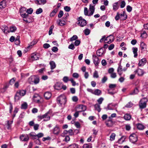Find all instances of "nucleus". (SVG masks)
<instances>
[{
    "mask_svg": "<svg viewBox=\"0 0 148 148\" xmlns=\"http://www.w3.org/2000/svg\"><path fill=\"white\" fill-rule=\"evenodd\" d=\"M90 32V30L86 28L84 29V32L86 36H87L88 35Z\"/></svg>",
    "mask_w": 148,
    "mask_h": 148,
    "instance_id": "47",
    "label": "nucleus"
},
{
    "mask_svg": "<svg viewBox=\"0 0 148 148\" xmlns=\"http://www.w3.org/2000/svg\"><path fill=\"white\" fill-rule=\"evenodd\" d=\"M36 3L39 5H44L47 3L46 0H37Z\"/></svg>",
    "mask_w": 148,
    "mask_h": 148,
    "instance_id": "24",
    "label": "nucleus"
},
{
    "mask_svg": "<svg viewBox=\"0 0 148 148\" xmlns=\"http://www.w3.org/2000/svg\"><path fill=\"white\" fill-rule=\"evenodd\" d=\"M16 27L14 26H12L10 27V32H14L16 30Z\"/></svg>",
    "mask_w": 148,
    "mask_h": 148,
    "instance_id": "49",
    "label": "nucleus"
},
{
    "mask_svg": "<svg viewBox=\"0 0 148 148\" xmlns=\"http://www.w3.org/2000/svg\"><path fill=\"white\" fill-rule=\"evenodd\" d=\"M104 51L103 48H101L98 50L97 52V54L99 57L102 56V55L105 53Z\"/></svg>",
    "mask_w": 148,
    "mask_h": 148,
    "instance_id": "9",
    "label": "nucleus"
},
{
    "mask_svg": "<svg viewBox=\"0 0 148 148\" xmlns=\"http://www.w3.org/2000/svg\"><path fill=\"white\" fill-rule=\"evenodd\" d=\"M28 105L26 102H24L21 105V108L22 109H26L27 108Z\"/></svg>",
    "mask_w": 148,
    "mask_h": 148,
    "instance_id": "42",
    "label": "nucleus"
},
{
    "mask_svg": "<svg viewBox=\"0 0 148 148\" xmlns=\"http://www.w3.org/2000/svg\"><path fill=\"white\" fill-rule=\"evenodd\" d=\"M68 148H78V146L76 144H73L69 146Z\"/></svg>",
    "mask_w": 148,
    "mask_h": 148,
    "instance_id": "52",
    "label": "nucleus"
},
{
    "mask_svg": "<svg viewBox=\"0 0 148 148\" xmlns=\"http://www.w3.org/2000/svg\"><path fill=\"white\" fill-rule=\"evenodd\" d=\"M51 93L49 92H45L44 94V96L45 98L47 99H49L51 97Z\"/></svg>",
    "mask_w": 148,
    "mask_h": 148,
    "instance_id": "26",
    "label": "nucleus"
},
{
    "mask_svg": "<svg viewBox=\"0 0 148 148\" xmlns=\"http://www.w3.org/2000/svg\"><path fill=\"white\" fill-rule=\"evenodd\" d=\"M137 129L139 130H142L145 129V127L142 124L138 123L136 124Z\"/></svg>",
    "mask_w": 148,
    "mask_h": 148,
    "instance_id": "19",
    "label": "nucleus"
},
{
    "mask_svg": "<svg viewBox=\"0 0 148 148\" xmlns=\"http://www.w3.org/2000/svg\"><path fill=\"white\" fill-rule=\"evenodd\" d=\"M135 74L137 73L138 75L139 76H142L145 73L143 70L139 68H138L137 70H136L134 71Z\"/></svg>",
    "mask_w": 148,
    "mask_h": 148,
    "instance_id": "8",
    "label": "nucleus"
},
{
    "mask_svg": "<svg viewBox=\"0 0 148 148\" xmlns=\"http://www.w3.org/2000/svg\"><path fill=\"white\" fill-rule=\"evenodd\" d=\"M92 59L93 63L95 66L98 65L100 62V60L99 58L97 57L96 55H92Z\"/></svg>",
    "mask_w": 148,
    "mask_h": 148,
    "instance_id": "7",
    "label": "nucleus"
},
{
    "mask_svg": "<svg viewBox=\"0 0 148 148\" xmlns=\"http://www.w3.org/2000/svg\"><path fill=\"white\" fill-rule=\"evenodd\" d=\"M16 78L15 77H13L12 79H11L9 82V84L11 85H12L13 84H14V82L16 81Z\"/></svg>",
    "mask_w": 148,
    "mask_h": 148,
    "instance_id": "55",
    "label": "nucleus"
},
{
    "mask_svg": "<svg viewBox=\"0 0 148 148\" xmlns=\"http://www.w3.org/2000/svg\"><path fill=\"white\" fill-rule=\"evenodd\" d=\"M64 9L66 11L69 12L71 10V8L70 7L66 6L64 7Z\"/></svg>",
    "mask_w": 148,
    "mask_h": 148,
    "instance_id": "63",
    "label": "nucleus"
},
{
    "mask_svg": "<svg viewBox=\"0 0 148 148\" xmlns=\"http://www.w3.org/2000/svg\"><path fill=\"white\" fill-rule=\"evenodd\" d=\"M88 11L87 8L85 7L84 8V14L85 16H90V15H89V12L88 13Z\"/></svg>",
    "mask_w": 148,
    "mask_h": 148,
    "instance_id": "44",
    "label": "nucleus"
},
{
    "mask_svg": "<svg viewBox=\"0 0 148 148\" xmlns=\"http://www.w3.org/2000/svg\"><path fill=\"white\" fill-rule=\"evenodd\" d=\"M77 23L80 26L83 27L86 25V21L85 20H80Z\"/></svg>",
    "mask_w": 148,
    "mask_h": 148,
    "instance_id": "14",
    "label": "nucleus"
},
{
    "mask_svg": "<svg viewBox=\"0 0 148 148\" xmlns=\"http://www.w3.org/2000/svg\"><path fill=\"white\" fill-rule=\"evenodd\" d=\"M114 122L112 121V119L110 118H108V119L106 121V125L109 127H112L114 124Z\"/></svg>",
    "mask_w": 148,
    "mask_h": 148,
    "instance_id": "6",
    "label": "nucleus"
},
{
    "mask_svg": "<svg viewBox=\"0 0 148 148\" xmlns=\"http://www.w3.org/2000/svg\"><path fill=\"white\" fill-rule=\"evenodd\" d=\"M78 38L77 36L76 35H73L70 39V41H73L74 40H76Z\"/></svg>",
    "mask_w": 148,
    "mask_h": 148,
    "instance_id": "54",
    "label": "nucleus"
},
{
    "mask_svg": "<svg viewBox=\"0 0 148 148\" xmlns=\"http://www.w3.org/2000/svg\"><path fill=\"white\" fill-rule=\"evenodd\" d=\"M62 84L60 83H57L54 86V88L57 90H60L62 89Z\"/></svg>",
    "mask_w": 148,
    "mask_h": 148,
    "instance_id": "22",
    "label": "nucleus"
},
{
    "mask_svg": "<svg viewBox=\"0 0 148 148\" xmlns=\"http://www.w3.org/2000/svg\"><path fill=\"white\" fill-rule=\"evenodd\" d=\"M147 102V99L146 98H143L140 101L139 106L140 108L141 109H143L146 107V103Z\"/></svg>",
    "mask_w": 148,
    "mask_h": 148,
    "instance_id": "2",
    "label": "nucleus"
},
{
    "mask_svg": "<svg viewBox=\"0 0 148 148\" xmlns=\"http://www.w3.org/2000/svg\"><path fill=\"white\" fill-rule=\"evenodd\" d=\"M17 92L18 93L19 95H20L21 97H22L24 96L25 95L26 92V90H18Z\"/></svg>",
    "mask_w": 148,
    "mask_h": 148,
    "instance_id": "32",
    "label": "nucleus"
},
{
    "mask_svg": "<svg viewBox=\"0 0 148 148\" xmlns=\"http://www.w3.org/2000/svg\"><path fill=\"white\" fill-rule=\"evenodd\" d=\"M65 137L64 139L63 140V141L67 142L69 141L70 140V138L69 136H65Z\"/></svg>",
    "mask_w": 148,
    "mask_h": 148,
    "instance_id": "62",
    "label": "nucleus"
},
{
    "mask_svg": "<svg viewBox=\"0 0 148 148\" xmlns=\"http://www.w3.org/2000/svg\"><path fill=\"white\" fill-rule=\"evenodd\" d=\"M1 29L3 32L5 34H7L10 32L8 27L5 25L2 26L1 28Z\"/></svg>",
    "mask_w": 148,
    "mask_h": 148,
    "instance_id": "17",
    "label": "nucleus"
},
{
    "mask_svg": "<svg viewBox=\"0 0 148 148\" xmlns=\"http://www.w3.org/2000/svg\"><path fill=\"white\" fill-rule=\"evenodd\" d=\"M60 132V130L59 127L56 125L53 130V133L54 134L58 135Z\"/></svg>",
    "mask_w": 148,
    "mask_h": 148,
    "instance_id": "15",
    "label": "nucleus"
},
{
    "mask_svg": "<svg viewBox=\"0 0 148 148\" xmlns=\"http://www.w3.org/2000/svg\"><path fill=\"white\" fill-rule=\"evenodd\" d=\"M147 34L145 32H144L142 33L140 36L141 37L145 38L147 37Z\"/></svg>",
    "mask_w": 148,
    "mask_h": 148,
    "instance_id": "61",
    "label": "nucleus"
},
{
    "mask_svg": "<svg viewBox=\"0 0 148 148\" xmlns=\"http://www.w3.org/2000/svg\"><path fill=\"white\" fill-rule=\"evenodd\" d=\"M133 52L134 54V58L137 57L138 54L137 51H138V49L136 47H133L132 48Z\"/></svg>",
    "mask_w": 148,
    "mask_h": 148,
    "instance_id": "35",
    "label": "nucleus"
},
{
    "mask_svg": "<svg viewBox=\"0 0 148 148\" xmlns=\"http://www.w3.org/2000/svg\"><path fill=\"white\" fill-rule=\"evenodd\" d=\"M95 6H93L91 4L90 5L89 8V15L91 16L93 14L95 10Z\"/></svg>",
    "mask_w": 148,
    "mask_h": 148,
    "instance_id": "10",
    "label": "nucleus"
},
{
    "mask_svg": "<svg viewBox=\"0 0 148 148\" xmlns=\"http://www.w3.org/2000/svg\"><path fill=\"white\" fill-rule=\"evenodd\" d=\"M104 100V99L102 97H101L99 98L97 100V101L98 103V104L100 105L101 104Z\"/></svg>",
    "mask_w": 148,
    "mask_h": 148,
    "instance_id": "56",
    "label": "nucleus"
},
{
    "mask_svg": "<svg viewBox=\"0 0 148 148\" xmlns=\"http://www.w3.org/2000/svg\"><path fill=\"white\" fill-rule=\"evenodd\" d=\"M113 10L114 11H116L119 8V2H116L114 3L113 4Z\"/></svg>",
    "mask_w": 148,
    "mask_h": 148,
    "instance_id": "23",
    "label": "nucleus"
},
{
    "mask_svg": "<svg viewBox=\"0 0 148 148\" xmlns=\"http://www.w3.org/2000/svg\"><path fill=\"white\" fill-rule=\"evenodd\" d=\"M93 77L94 78H97L99 77L98 72L97 71H95L93 75Z\"/></svg>",
    "mask_w": 148,
    "mask_h": 148,
    "instance_id": "57",
    "label": "nucleus"
},
{
    "mask_svg": "<svg viewBox=\"0 0 148 148\" xmlns=\"http://www.w3.org/2000/svg\"><path fill=\"white\" fill-rule=\"evenodd\" d=\"M125 138L126 137L125 136H123L119 139L117 143L120 144H122L124 141Z\"/></svg>",
    "mask_w": 148,
    "mask_h": 148,
    "instance_id": "28",
    "label": "nucleus"
},
{
    "mask_svg": "<svg viewBox=\"0 0 148 148\" xmlns=\"http://www.w3.org/2000/svg\"><path fill=\"white\" fill-rule=\"evenodd\" d=\"M119 15L120 17V19L121 20H124L126 19L127 15L126 14L125 12L123 11L122 13L120 14Z\"/></svg>",
    "mask_w": 148,
    "mask_h": 148,
    "instance_id": "16",
    "label": "nucleus"
},
{
    "mask_svg": "<svg viewBox=\"0 0 148 148\" xmlns=\"http://www.w3.org/2000/svg\"><path fill=\"white\" fill-rule=\"evenodd\" d=\"M130 141L133 143H135L138 140V137L135 133H133L129 136Z\"/></svg>",
    "mask_w": 148,
    "mask_h": 148,
    "instance_id": "4",
    "label": "nucleus"
},
{
    "mask_svg": "<svg viewBox=\"0 0 148 148\" xmlns=\"http://www.w3.org/2000/svg\"><path fill=\"white\" fill-rule=\"evenodd\" d=\"M23 8L21 9L20 10V14L21 16L23 18L28 17V14H26L25 11L24 10Z\"/></svg>",
    "mask_w": 148,
    "mask_h": 148,
    "instance_id": "11",
    "label": "nucleus"
},
{
    "mask_svg": "<svg viewBox=\"0 0 148 148\" xmlns=\"http://www.w3.org/2000/svg\"><path fill=\"white\" fill-rule=\"evenodd\" d=\"M116 86V84H109V87L110 88V89L111 90H114Z\"/></svg>",
    "mask_w": 148,
    "mask_h": 148,
    "instance_id": "43",
    "label": "nucleus"
},
{
    "mask_svg": "<svg viewBox=\"0 0 148 148\" xmlns=\"http://www.w3.org/2000/svg\"><path fill=\"white\" fill-rule=\"evenodd\" d=\"M140 47L142 50H145V49H147V46L143 42H141Z\"/></svg>",
    "mask_w": 148,
    "mask_h": 148,
    "instance_id": "40",
    "label": "nucleus"
},
{
    "mask_svg": "<svg viewBox=\"0 0 148 148\" xmlns=\"http://www.w3.org/2000/svg\"><path fill=\"white\" fill-rule=\"evenodd\" d=\"M21 97L19 95L18 93L17 92L14 96V99L15 101H18L20 99Z\"/></svg>",
    "mask_w": 148,
    "mask_h": 148,
    "instance_id": "34",
    "label": "nucleus"
},
{
    "mask_svg": "<svg viewBox=\"0 0 148 148\" xmlns=\"http://www.w3.org/2000/svg\"><path fill=\"white\" fill-rule=\"evenodd\" d=\"M139 92V90L138 87H136L135 88L133 91L130 92V95H135L137 94Z\"/></svg>",
    "mask_w": 148,
    "mask_h": 148,
    "instance_id": "31",
    "label": "nucleus"
},
{
    "mask_svg": "<svg viewBox=\"0 0 148 148\" xmlns=\"http://www.w3.org/2000/svg\"><path fill=\"white\" fill-rule=\"evenodd\" d=\"M49 64L50 65L51 69L53 70L55 69L56 66L55 62L53 61H51L49 62Z\"/></svg>",
    "mask_w": 148,
    "mask_h": 148,
    "instance_id": "30",
    "label": "nucleus"
},
{
    "mask_svg": "<svg viewBox=\"0 0 148 148\" xmlns=\"http://www.w3.org/2000/svg\"><path fill=\"white\" fill-rule=\"evenodd\" d=\"M83 148H92L91 144H85L83 146Z\"/></svg>",
    "mask_w": 148,
    "mask_h": 148,
    "instance_id": "46",
    "label": "nucleus"
},
{
    "mask_svg": "<svg viewBox=\"0 0 148 148\" xmlns=\"http://www.w3.org/2000/svg\"><path fill=\"white\" fill-rule=\"evenodd\" d=\"M7 122V128L8 130H10L11 129V125L13 122V121H8Z\"/></svg>",
    "mask_w": 148,
    "mask_h": 148,
    "instance_id": "39",
    "label": "nucleus"
},
{
    "mask_svg": "<svg viewBox=\"0 0 148 148\" xmlns=\"http://www.w3.org/2000/svg\"><path fill=\"white\" fill-rule=\"evenodd\" d=\"M36 43L37 42L36 41H33L30 43V45L27 47V49L29 50L32 47V46L36 44Z\"/></svg>",
    "mask_w": 148,
    "mask_h": 148,
    "instance_id": "37",
    "label": "nucleus"
},
{
    "mask_svg": "<svg viewBox=\"0 0 148 148\" xmlns=\"http://www.w3.org/2000/svg\"><path fill=\"white\" fill-rule=\"evenodd\" d=\"M51 111L49 110L44 114L38 116V119L40 120L42 119H44L43 120L44 121H49L50 120V115H51Z\"/></svg>",
    "mask_w": 148,
    "mask_h": 148,
    "instance_id": "1",
    "label": "nucleus"
},
{
    "mask_svg": "<svg viewBox=\"0 0 148 148\" xmlns=\"http://www.w3.org/2000/svg\"><path fill=\"white\" fill-rule=\"evenodd\" d=\"M133 105V103L131 102H130L126 104L125 106L127 108H130L132 107Z\"/></svg>",
    "mask_w": 148,
    "mask_h": 148,
    "instance_id": "64",
    "label": "nucleus"
},
{
    "mask_svg": "<svg viewBox=\"0 0 148 148\" xmlns=\"http://www.w3.org/2000/svg\"><path fill=\"white\" fill-rule=\"evenodd\" d=\"M34 78L35 79L34 81V83L35 84H38L39 82V78L35 76V78Z\"/></svg>",
    "mask_w": 148,
    "mask_h": 148,
    "instance_id": "53",
    "label": "nucleus"
},
{
    "mask_svg": "<svg viewBox=\"0 0 148 148\" xmlns=\"http://www.w3.org/2000/svg\"><path fill=\"white\" fill-rule=\"evenodd\" d=\"M131 117V116L129 114H125L124 116V119L126 120H130Z\"/></svg>",
    "mask_w": 148,
    "mask_h": 148,
    "instance_id": "38",
    "label": "nucleus"
},
{
    "mask_svg": "<svg viewBox=\"0 0 148 148\" xmlns=\"http://www.w3.org/2000/svg\"><path fill=\"white\" fill-rule=\"evenodd\" d=\"M114 38V37L112 35H110L105 39V41H108L107 42H105L108 44H110L113 41Z\"/></svg>",
    "mask_w": 148,
    "mask_h": 148,
    "instance_id": "5",
    "label": "nucleus"
},
{
    "mask_svg": "<svg viewBox=\"0 0 148 148\" xmlns=\"http://www.w3.org/2000/svg\"><path fill=\"white\" fill-rule=\"evenodd\" d=\"M42 11V9L41 8H40L36 10V14H38L41 13Z\"/></svg>",
    "mask_w": 148,
    "mask_h": 148,
    "instance_id": "58",
    "label": "nucleus"
},
{
    "mask_svg": "<svg viewBox=\"0 0 148 148\" xmlns=\"http://www.w3.org/2000/svg\"><path fill=\"white\" fill-rule=\"evenodd\" d=\"M15 43L16 45H18L20 43L19 36H17L15 40Z\"/></svg>",
    "mask_w": 148,
    "mask_h": 148,
    "instance_id": "51",
    "label": "nucleus"
},
{
    "mask_svg": "<svg viewBox=\"0 0 148 148\" xmlns=\"http://www.w3.org/2000/svg\"><path fill=\"white\" fill-rule=\"evenodd\" d=\"M57 23L60 26H62L65 24L66 22L64 21H62L59 19L57 20Z\"/></svg>",
    "mask_w": 148,
    "mask_h": 148,
    "instance_id": "25",
    "label": "nucleus"
},
{
    "mask_svg": "<svg viewBox=\"0 0 148 148\" xmlns=\"http://www.w3.org/2000/svg\"><path fill=\"white\" fill-rule=\"evenodd\" d=\"M115 136L116 134L115 133H112L110 137V140L112 141L114 140L115 139Z\"/></svg>",
    "mask_w": 148,
    "mask_h": 148,
    "instance_id": "48",
    "label": "nucleus"
},
{
    "mask_svg": "<svg viewBox=\"0 0 148 148\" xmlns=\"http://www.w3.org/2000/svg\"><path fill=\"white\" fill-rule=\"evenodd\" d=\"M6 2L5 0H3L0 2V9H2L5 8Z\"/></svg>",
    "mask_w": 148,
    "mask_h": 148,
    "instance_id": "18",
    "label": "nucleus"
},
{
    "mask_svg": "<svg viewBox=\"0 0 148 148\" xmlns=\"http://www.w3.org/2000/svg\"><path fill=\"white\" fill-rule=\"evenodd\" d=\"M35 78V76H31L28 79V81L30 84H33L34 83V81Z\"/></svg>",
    "mask_w": 148,
    "mask_h": 148,
    "instance_id": "29",
    "label": "nucleus"
},
{
    "mask_svg": "<svg viewBox=\"0 0 148 148\" xmlns=\"http://www.w3.org/2000/svg\"><path fill=\"white\" fill-rule=\"evenodd\" d=\"M57 100L58 103L60 105L63 104H64L66 102V100L65 97L63 95H60L57 98Z\"/></svg>",
    "mask_w": 148,
    "mask_h": 148,
    "instance_id": "3",
    "label": "nucleus"
},
{
    "mask_svg": "<svg viewBox=\"0 0 148 148\" xmlns=\"http://www.w3.org/2000/svg\"><path fill=\"white\" fill-rule=\"evenodd\" d=\"M102 94L101 91L99 89H95L94 91V95L99 96L100 95Z\"/></svg>",
    "mask_w": 148,
    "mask_h": 148,
    "instance_id": "20",
    "label": "nucleus"
},
{
    "mask_svg": "<svg viewBox=\"0 0 148 148\" xmlns=\"http://www.w3.org/2000/svg\"><path fill=\"white\" fill-rule=\"evenodd\" d=\"M24 9V10L25 11L26 13H27L28 14H32L33 12V9L32 8H30L27 10V11H26V9L25 8H23Z\"/></svg>",
    "mask_w": 148,
    "mask_h": 148,
    "instance_id": "41",
    "label": "nucleus"
},
{
    "mask_svg": "<svg viewBox=\"0 0 148 148\" xmlns=\"http://www.w3.org/2000/svg\"><path fill=\"white\" fill-rule=\"evenodd\" d=\"M147 61L145 58H143L139 61L138 65L140 66H143L146 63Z\"/></svg>",
    "mask_w": 148,
    "mask_h": 148,
    "instance_id": "13",
    "label": "nucleus"
},
{
    "mask_svg": "<svg viewBox=\"0 0 148 148\" xmlns=\"http://www.w3.org/2000/svg\"><path fill=\"white\" fill-rule=\"evenodd\" d=\"M78 108L79 110H80L79 111V112H81L86 110V106L83 105H80L79 106Z\"/></svg>",
    "mask_w": 148,
    "mask_h": 148,
    "instance_id": "21",
    "label": "nucleus"
},
{
    "mask_svg": "<svg viewBox=\"0 0 148 148\" xmlns=\"http://www.w3.org/2000/svg\"><path fill=\"white\" fill-rule=\"evenodd\" d=\"M29 137L27 135H25L24 134H22L20 137V139L23 141H27L29 139Z\"/></svg>",
    "mask_w": 148,
    "mask_h": 148,
    "instance_id": "12",
    "label": "nucleus"
},
{
    "mask_svg": "<svg viewBox=\"0 0 148 148\" xmlns=\"http://www.w3.org/2000/svg\"><path fill=\"white\" fill-rule=\"evenodd\" d=\"M125 128L126 130L129 131L131 129V127L130 124H127L125 125Z\"/></svg>",
    "mask_w": 148,
    "mask_h": 148,
    "instance_id": "59",
    "label": "nucleus"
},
{
    "mask_svg": "<svg viewBox=\"0 0 148 148\" xmlns=\"http://www.w3.org/2000/svg\"><path fill=\"white\" fill-rule=\"evenodd\" d=\"M123 71L122 67L121 66L119 65L117 69V72L120 76H121L122 74V71Z\"/></svg>",
    "mask_w": 148,
    "mask_h": 148,
    "instance_id": "27",
    "label": "nucleus"
},
{
    "mask_svg": "<svg viewBox=\"0 0 148 148\" xmlns=\"http://www.w3.org/2000/svg\"><path fill=\"white\" fill-rule=\"evenodd\" d=\"M31 58L33 60H36L38 59V57L36 54L32 55Z\"/></svg>",
    "mask_w": 148,
    "mask_h": 148,
    "instance_id": "45",
    "label": "nucleus"
},
{
    "mask_svg": "<svg viewBox=\"0 0 148 148\" xmlns=\"http://www.w3.org/2000/svg\"><path fill=\"white\" fill-rule=\"evenodd\" d=\"M58 8H56L51 12L50 14L51 17H53L56 13L58 11Z\"/></svg>",
    "mask_w": 148,
    "mask_h": 148,
    "instance_id": "33",
    "label": "nucleus"
},
{
    "mask_svg": "<svg viewBox=\"0 0 148 148\" xmlns=\"http://www.w3.org/2000/svg\"><path fill=\"white\" fill-rule=\"evenodd\" d=\"M94 107L95 110H97L98 112H100L101 109L100 108V105L98 104H96L94 105Z\"/></svg>",
    "mask_w": 148,
    "mask_h": 148,
    "instance_id": "36",
    "label": "nucleus"
},
{
    "mask_svg": "<svg viewBox=\"0 0 148 148\" xmlns=\"http://www.w3.org/2000/svg\"><path fill=\"white\" fill-rule=\"evenodd\" d=\"M69 77L67 76H64L63 79V81L65 83H67L68 81H69Z\"/></svg>",
    "mask_w": 148,
    "mask_h": 148,
    "instance_id": "60",
    "label": "nucleus"
},
{
    "mask_svg": "<svg viewBox=\"0 0 148 148\" xmlns=\"http://www.w3.org/2000/svg\"><path fill=\"white\" fill-rule=\"evenodd\" d=\"M30 135L32 136H34L35 137H37L38 138H40L43 137L44 136V134L42 133H40L35 135H33L31 134Z\"/></svg>",
    "mask_w": 148,
    "mask_h": 148,
    "instance_id": "50",
    "label": "nucleus"
}]
</instances>
